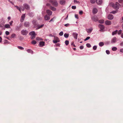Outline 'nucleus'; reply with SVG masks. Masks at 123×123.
Listing matches in <instances>:
<instances>
[{
	"label": "nucleus",
	"mask_w": 123,
	"mask_h": 123,
	"mask_svg": "<svg viewBox=\"0 0 123 123\" xmlns=\"http://www.w3.org/2000/svg\"><path fill=\"white\" fill-rule=\"evenodd\" d=\"M5 33L6 35H8L9 34V33L8 31H6L5 32Z\"/></svg>",
	"instance_id": "obj_45"
},
{
	"label": "nucleus",
	"mask_w": 123,
	"mask_h": 123,
	"mask_svg": "<svg viewBox=\"0 0 123 123\" xmlns=\"http://www.w3.org/2000/svg\"><path fill=\"white\" fill-rule=\"evenodd\" d=\"M15 7H16L17 9H18V10H19V11L21 12L20 8L18 6H15Z\"/></svg>",
	"instance_id": "obj_37"
},
{
	"label": "nucleus",
	"mask_w": 123,
	"mask_h": 123,
	"mask_svg": "<svg viewBox=\"0 0 123 123\" xmlns=\"http://www.w3.org/2000/svg\"><path fill=\"white\" fill-rule=\"evenodd\" d=\"M16 36V35L14 33L12 34L11 36V37L12 38H14Z\"/></svg>",
	"instance_id": "obj_35"
},
{
	"label": "nucleus",
	"mask_w": 123,
	"mask_h": 123,
	"mask_svg": "<svg viewBox=\"0 0 123 123\" xmlns=\"http://www.w3.org/2000/svg\"><path fill=\"white\" fill-rule=\"evenodd\" d=\"M69 24H65L64 25V26H66V27H67V26H69Z\"/></svg>",
	"instance_id": "obj_54"
},
{
	"label": "nucleus",
	"mask_w": 123,
	"mask_h": 123,
	"mask_svg": "<svg viewBox=\"0 0 123 123\" xmlns=\"http://www.w3.org/2000/svg\"><path fill=\"white\" fill-rule=\"evenodd\" d=\"M32 23L33 24L35 25H37V23H36V21L35 20H33L32 21Z\"/></svg>",
	"instance_id": "obj_28"
},
{
	"label": "nucleus",
	"mask_w": 123,
	"mask_h": 123,
	"mask_svg": "<svg viewBox=\"0 0 123 123\" xmlns=\"http://www.w3.org/2000/svg\"><path fill=\"white\" fill-rule=\"evenodd\" d=\"M23 6L24 8L27 10H29L30 8L29 6L27 4H24L23 5Z\"/></svg>",
	"instance_id": "obj_5"
},
{
	"label": "nucleus",
	"mask_w": 123,
	"mask_h": 123,
	"mask_svg": "<svg viewBox=\"0 0 123 123\" xmlns=\"http://www.w3.org/2000/svg\"><path fill=\"white\" fill-rule=\"evenodd\" d=\"M44 18L45 20H48L50 19V17L47 14L44 16Z\"/></svg>",
	"instance_id": "obj_13"
},
{
	"label": "nucleus",
	"mask_w": 123,
	"mask_h": 123,
	"mask_svg": "<svg viewBox=\"0 0 123 123\" xmlns=\"http://www.w3.org/2000/svg\"><path fill=\"white\" fill-rule=\"evenodd\" d=\"M119 4L118 2H116L115 4L113 3L112 4V7L114 8L117 9L119 8Z\"/></svg>",
	"instance_id": "obj_1"
},
{
	"label": "nucleus",
	"mask_w": 123,
	"mask_h": 123,
	"mask_svg": "<svg viewBox=\"0 0 123 123\" xmlns=\"http://www.w3.org/2000/svg\"><path fill=\"white\" fill-rule=\"evenodd\" d=\"M95 0H91L90 1V2L92 4L94 3H95Z\"/></svg>",
	"instance_id": "obj_33"
},
{
	"label": "nucleus",
	"mask_w": 123,
	"mask_h": 123,
	"mask_svg": "<svg viewBox=\"0 0 123 123\" xmlns=\"http://www.w3.org/2000/svg\"><path fill=\"white\" fill-rule=\"evenodd\" d=\"M50 9L53 11H55L56 10V9L55 8L51 6H50Z\"/></svg>",
	"instance_id": "obj_22"
},
{
	"label": "nucleus",
	"mask_w": 123,
	"mask_h": 123,
	"mask_svg": "<svg viewBox=\"0 0 123 123\" xmlns=\"http://www.w3.org/2000/svg\"><path fill=\"white\" fill-rule=\"evenodd\" d=\"M24 25L26 27H28L29 26V23L28 22H25L24 24Z\"/></svg>",
	"instance_id": "obj_23"
},
{
	"label": "nucleus",
	"mask_w": 123,
	"mask_h": 123,
	"mask_svg": "<svg viewBox=\"0 0 123 123\" xmlns=\"http://www.w3.org/2000/svg\"><path fill=\"white\" fill-rule=\"evenodd\" d=\"M118 32V31L117 30H116L112 32V35H115Z\"/></svg>",
	"instance_id": "obj_26"
},
{
	"label": "nucleus",
	"mask_w": 123,
	"mask_h": 123,
	"mask_svg": "<svg viewBox=\"0 0 123 123\" xmlns=\"http://www.w3.org/2000/svg\"><path fill=\"white\" fill-rule=\"evenodd\" d=\"M106 52L107 54H110V52L109 50H106Z\"/></svg>",
	"instance_id": "obj_47"
},
{
	"label": "nucleus",
	"mask_w": 123,
	"mask_h": 123,
	"mask_svg": "<svg viewBox=\"0 0 123 123\" xmlns=\"http://www.w3.org/2000/svg\"><path fill=\"white\" fill-rule=\"evenodd\" d=\"M91 18L93 21L95 22L97 21L98 20V18L96 16H92Z\"/></svg>",
	"instance_id": "obj_3"
},
{
	"label": "nucleus",
	"mask_w": 123,
	"mask_h": 123,
	"mask_svg": "<svg viewBox=\"0 0 123 123\" xmlns=\"http://www.w3.org/2000/svg\"><path fill=\"white\" fill-rule=\"evenodd\" d=\"M83 13V12L82 11H81L79 12V13L80 15H82Z\"/></svg>",
	"instance_id": "obj_50"
},
{
	"label": "nucleus",
	"mask_w": 123,
	"mask_h": 123,
	"mask_svg": "<svg viewBox=\"0 0 123 123\" xmlns=\"http://www.w3.org/2000/svg\"><path fill=\"white\" fill-rule=\"evenodd\" d=\"M116 37H114L111 40V42L112 43H115L116 41Z\"/></svg>",
	"instance_id": "obj_8"
},
{
	"label": "nucleus",
	"mask_w": 123,
	"mask_h": 123,
	"mask_svg": "<svg viewBox=\"0 0 123 123\" xmlns=\"http://www.w3.org/2000/svg\"><path fill=\"white\" fill-rule=\"evenodd\" d=\"M31 43L33 44H35L36 43V42L35 40H33Z\"/></svg>",
	"instance_id": "obj_41"
},
{
	"label": "nucleus",
	"mask_w": 123,
	"mask_h": 123,
	"mask_svg": "<svg viewBox=\"0 0 123 123\" xmlns=\"http://www.w3.org/2000/svg\"><path fill=\"white\" fill-rule=\"evenodd\" d=\"M121 32H122V30H119L118 32V34L119 35H120L121 33Z\"/></svg>",
	"instance_id": "obj_46"
},
{
	"label": "nucleus",
	"mask_w": 123,
	"mask_h": 123,
	"mask_svg": "<svg viewBox=\"0 0 123 123\" xmlns=\"http://www.w3.org/2000/svg\"><path fill=\"white\" fill-rule=\"evenodd\" d=\"M29 15L30 17H31L33 16L34 14L33 13L31 12L29 14Z\"/></svg>",
	"instance_id": "obj_36"
},
{
	"label": "nucleus",
	"mask_w": 123,
	"mask_h": 123,
	"mask_svg": "<svg viewBox=\"0 0 123 123\" xmlns=\"http://www.w3.org/2000/svg\"><path fill=\"white\" fill-rule=\"evenodd\" d=\"M117 48L115 47L112 48V50L113 51H115L117 50Z\"/></svg>",
	"instance_id": "obj_34"
},
{
	"label": "nucleus",
	"mask_w": 123,
	"mask_h": 123,
	"mask_svg": "<svg viewBox=\"0 0 123 123\" xmlns=\"http://www.w3.org/2000/svg\"><path fill=\"white\" fill-rule=\"evenodd\" d=\"M46 5L48 6H50V4L49 3H47L46 4Z\"/></svg>",
	"instance_id": "obj_56"
},
{
	"label": "nucleus",
	"mask_w": 123,
	"mask_h": 123,
	"mask_svg": "<svg viewBox=\"0 0 123 123\" xmlns=\"http://www.w3.org/2000/svg\"><path fill=\"white\" fill-rule=\"evenodd\" d=\"M99 45L100 47H102L104 45V44L103 42H101L99 43Z\"/></svg>",
	"instance_id": "obj_25"
},
{
	"label": "nucleus",
	"mask_w": 123,
	"mask_h": 123,
	"mask_svg": "<svg viewBox=\"0 0 123 123\" xmlns=\"http://www.w3.org/2000/svg\"><path fill=\"white\" fill-rule=\"evenodd\" d=\"M46 12L49 16L51 15L52 13V12L49 10H46Z\"/></svg>",
	"instance_id": "obj_11"
},
{
	"label": "nucleus",
	"mask_w": 123,
	"mask_h": 123,
	"mask_svg": "<svg viewBox=\"0 0 123 123\" xmlns=\"http://www.w3.org/2000/svg\"><path fill=\"white\" fill-rule=\"evenodd\" d=\"M36 35H31V39H34Z\"/></svg>",
	"instance_id": "obj_39"
},
{
	"label": "nucleus",
	"mask_w": 123,
	"mask_h": 123,
	"mask_svg": "<svg viewBox=\"0 0 123 123\" xmlns=\"http://www.w3.org/2000/svg\"><path fill=\"white\" fill-rule=\"evenodd\" d=\"M65 0H61L60 1V3L61 5H63L65 4Z\"/></svg>",
	"instance_id": "obj_20"
},
{
	"label": "nucleus",
	"mask_w": 123,
	"mask_h": 123,
	"mask_svg": "<svg viewBox=\"0 0 123 123\" xmlns=\"http://www.w3.org/2000/svg\"><path fill=\"white\" fill-rule=\"evenodd\" d=\"M8 19L9 20H10L11 19V17H8Z\"/></svg>",
	"instance_id": "obj_61"
},
{
	"label": "nucleus",
	"mask_w": 123,
	"mask_h": 123,
	"mask_svg": "<svg viewBox=\"0 0 123 123\" xmlns=\"http://www.w3.org/2000/svg\"><path fill=\"white\" fill-rule=\"evenodd\" d=\"M116 11H113L111 12H110L111 13H113V14H114L116 13Z\"/></svg>",
	"instance_id": "obj_48"
},
{
	"label": "nucleus",
	"mask_w": 123,
	"mask_h": 123,
	"mask_svg": "<svg viewBox=\"0 0 123 123\" xmlns=\"http://www.w3.org/2000/svg\"><path fill=\"white\" fill-rule=\"evenodd\" d=\"M120 51L121 52H123V49H120Z\"/></svg>",
	"instance_id": "obj_59"
},
{
	"label": "nucleus",
	"mask_w": 123,
	"mask_h": 123,
	"mask_svg": "<svg viewBox=\"0 0 123 123\" xmlns=\"http://www.w3.org/2000/svg\"><path fill=\"white\" fill-rule=\"evenodd\" d=\"M44 25H37V26L38 28L36 29V30H37L40 28H41L43 27Z\"/></svg>",
	"instance_id": "obj_17"
},
{
	"label": "nucleus",
	"mask_w": 123,
	"mask_h": 123,
	"mask_svg": "<svg viewBox=\"0 0 123 123\" xmlns=\"http://www.w3.org/2000/svg\"><path fill=\"white\" fill-rule=\"evenodd\" d=\"M105 24L107 25H110L111 24V21L107 20L105 21Z\"/></svg>",
	"instance_id": "obj_10"
},
{
	"label": "nucleus",
	"mask_w": 123,
	"mask_h": 123,
	"mask_svg": "<svg viewBox=\"0 0 123 123\" xmlns=\"http://www.w3.org/2000/svg\"><path fill=\"white\" fill-rule=\"evenodd\" d=\"M28 31L26 30H23L21 31V33L23 35H26L28 34Z\"/></svg>",
	"instance_id": "obj_4"
},
{
	"label": "nucleus",
	"mask_w": 123,
	"mask_h": 123,
	"mask_svg": "<svg viewBox=\"0 0 123 123\" xmlns=\"http://www.w3.org/2000/svg\"><path fill=\"white\" fill-rule=\"evenodd\" d=\"M59 35L60 36H62L63 34V33L62 31L59 34Z\"/></svg>",
	"instance_id": "obj_44"
},
{
	"label": "nucleus",
	"mask_w": 123,
	"mask_h": 123,
	"mask_svg": "<svg viewBox=\"0 0 123 123\" xmlns=\"http://www.w3.org/2000/svg\"><path fill=\"white\" fill-rule=\"evenodd\" d=\"M65 43L66 45H68L69 43V42L68 40H66L65 41Z\"/></svg>",
	"instance_id": "obj_30"
},
{
	"label": "nucleus",
	"mask_w": 123,
	"mask_h": 123,
	"mask_svg": "<svg viewBox=\"0 0 123 123\" xmlns=\"http://www.w3.org/2000/svg\"><path fill=\"white\" fill-rule=\"evenodd\" d=\"M53 18H52L50 21H49V22H50L51 21H53Z\"/></svg>",
	"instance_id": "obj_60"
},
{
	"label": "nucleus",
	"mask_w": 123,
	"mask_h": 123,
	"mask_svg": "<svg viewBox=\"0 0 123 123\" xmlns=\"http://www.w3.org/2000/svg\"><path fill=\"white\" fill-rule=\"evenodd\" d=\"M74 45V43L73 42L71 44V45Z\"/></svg>",
	"instance_id": "obj_64"
},
{
	"label": "nucleus",
	"mask_w": 123,
	"mask_h": 123,
	"mask_svg": "<svg viewBox=\"0 0 123 123\" xmlns=\"http://www.w3.org/2000/svg\"><path fill=\"white\" fill-rule=\"evenodd\" d=\"M50 2L53 5L55 6H57L58 5V4L57 2L55 0H51Z\"/></svg>",
	"instance_id": "obj_2"
},
{
	"label": "nucleus",
	"mask_w": 123,
	"mask_h": 123,
	"mask_svg": "<svg viewBox=\"0 0 123 123\" xmlns=\"http://www.w3.org/2000/svg\"><path fill=\"white\" fill-rule=\"evenodd\" d=\"M55 40H53V42L54 43H56L57 42H59L60 40L59 38L57 37H54Z\"/></svg>",
	"instance_id": "obj_6"
},
{
	"label": "nucleus",
	"mask_w": 123,
	"mask_h": 123,
	"mask_svg": "<svg viewBox=\"0 0 123 123\" xmlns=\"http://www.w3.org/2000/svg\"><path fill=\"white\" fill-rule=\"evenodd\" d=\"M98 26L100 29V30H99L100 31H101L103 30L105 28L104 26L102 25L99 24Z\"/></svg>",
	"instance_id": "obj_7"
},
{
	"label": "nucleus",
	"mask_w": 123,
	"mask_h": 123,
	"mask_svg": "<svg viewBox=\"0 0 123 123\" xmlns=\"http://www.w3.org/2000/svg\"><path fill=\"white\" fill-rule=\"evenodd\" d=\"M29 34L31 36L35 35V32L34 31H31L29 33Z\"/></svg>",
	"instance_id": "obj_24"
},
{
	"label": "nucleus",
	"mask_w": 123,
	"mask_h": 123,
	"mask_svg": "<svg viewBox=\"0 0 123 123\" xmlns=\"http://www.w3.org/2000/svg\"><path fill=\"white\" fill-rule=\"evenodd\" d=\"M18 49L21 50H23L24 49V48L23 47L20 46H18Z\"/></svg>",
	"instance_id": "obj_38"
},
{
	"label": "nucleus",
	"mask_w": 123,
	"mask_h": 123,
	"mask_svg": "<svg viewBox=\"0 0 123 123\" xmlns=\"http://www.w3.org/2000/svg\"><path fill=\"white\" fill-rule=\"evenodd\" d=\"M90 38V37H86V38L84 39L85 41H86L87 40L89 39Z\"/></svg>",
	"instance_id": "obj_43"
},
{
	"label": "nucleus",
	"mask_w": 123,
	"mask_h": 123,
	"mask_svg": "<svg viewBox=\"0 0 123 123\" xmlns=\"http://www.w3.org/2000/svg\"><path fill=\"white\" fill-rule=\"evenodd\" d=\"M92 30V28H91L90 29H86V31L88 33H90L91 32Z\"/></svg>",
	"instance_id": "obj_19"
},
{
	"label": "nucleus",
	"mask_w": 123,
	"mask_h": 123,
	"mask_svg": "<svg viewBox=\"0 0 123 123\" xmlns=\"http://www.w3.org/2000/svg\"><path fill=\"white\" fill-rule=\"evenodd\" d=\"M74 3L77 2V0H74Z\"/></svg>",
	"instance_id": "obj_63"
},
{
	"label": "nucleus",
	"mask_w": 123,
	"mask_h": 123,
	"mask_svg": "<svg viewBox=\"0 0 123 123\" xmlns=\"http://www.w3.org/2000/svg\"><path fill=\"white\" fill-rule=\"evenodd\" d=\"M93 48L94 50H96L97 49V46H93Z\"/></svg>",
	"instance_id": "obj_42"
},
{
	"label": "nucleus",
	"mask_w": 123,
	"mask_h": 123,
	"mask_svg": "<svg viewBox=\"0 0 123 123\" xmlns=\"http://www.w3.org/2000/svg\"><path fill=\"white\" fill-rule=\"evenodd\" d=\"M2 39L1 37H0V43H1L2 41Z\"/></svg>",
	"instance_id": "obj_58"
},
{
	"label": "nucleus",
	"mask_w": 123,
	"mask_h": 123,
	"mask_svg": "<svg viewBox=\"0 0 123 123\" xmlns=\"http://www.w3.org/2000/svg\"><path fill=\"white\" fill-rule=\"evenodd\" d=\"M113 16L111 14H109L108 16V19L110 20H111L113 18Z\"/></svg>",
	"instance_id": "obj_9"
},
{
	"label": "nucleus",
	"mask_w": 123,
	"mask_h": 123,
	"mask_svg": "<svg viewBox=\"0 0 123 123\" xmlns=\"http://www.w3.org/2000/svg\"><path fill=\"white\" fill-rule=\"evenodd\" d=\"M118 1L119 3H122L123 1V0H119Z\"/></svg>",
	"instance_id": "obj_52"
},
{
	"label": "nucleus",
	"mask_w": 123,
	"mask_h": 123,
	"mask_svg": "<svg viewBox=\"0 0 123 123\" xmlns=\"http://www.w3.org/2000/svg\"><path fill=\"white\" fill-rule=\"evenodd\" d=\"M121 37L122 38H123V33L121 35Z\"/></svg>",
	"instance_id": "obj_62"
},
{
	"label": "nucleus",
	"mask_w": 123,
	"mask_h": 123,
	"mask_svg": "<svg viewBox=\"0 0 123 123\" xmlns=\"http://www.w3.org/2000/svg\"><path fill=\"white\" fill-rule=\"evenodd\" d=\"M27 51L28 53H30L31 54H33V51L31 49H28L26 50Z\"/></svg>",
	"instance_id": "obj_21"
},
{
	"label": "nucleus",
	"mask_w": 123,
	"mask_h": 123,
	"mask_svg": "<svg viewBox=\"0 0 123 123\" xmlns=\"http://www.w3.org/2000/svg\"><path fill=\"white\" fill-rule=\"evenodd\" d=\"M36 39L37 40H43L42 38H40L39 37H37L36 38Z\"/></svg>",
	"instance_id": "obj_31"
},
{
	"label": "nucleus",
	"mask_w": 123,
	"mask_h": 123,
	"mask_svg": "<svg viewBox=\"0 0 123 123\" xmlns=\"http://www.w3.org/2000/svg\"><path fill=\"white\" fill-rule=\"evenodd\" d=\"M72 35L75 39H77V36L78 35V34L75 32L73 33L72 34Z\"/></svg>",
	"instance_id": "obj_14"
},
{
	"label": "nucleus",
	"mask_w": 123,
	"mask_h": 123,
	"mask_svg": "<svg viewBox=\"0 0 123 123\" xmlns=\"http://www.w3.org/2000/svg\"><path fill=\"white\" fill-rule=\"evenodd\" d=\"M104 20L103 19H101L98 21L100 23L103 24L104 23Z\"/></svg>",
	"instance_id": "obj_29"
},
{
	"label": "nucleus",
	"mask_w": 123,
	"mask_h": 123,
	"mask_svg": "<svg viewBox=\"0 0 123 123\" xmlns=\"http://www.w3.org/2000/svg\"><path fill=\"white\" fill-rule=\"evenodd\" d=\"M84 48V47L83 46H81L80 47V49H82Z\"/></svg>",
	"instance_id": "obj_51"
},
{
	"label": "nucleus",
	"mask_w": 123,
	"mask_h": 123,
	"mask_svg": "<svg viewBox=\"0 0 123 123\" xmlns=\"http://www.w3.org/2000/svg\"><path fill=\"white\" fill-rule=\"evenodd\" d=\"M13 22V21H12L9 22V23L11 25Z\"/></svg>",
	"instance_id": "obj_57"
},
{
	"label": "nucleus",
	"mask_w": 123,
	"mask_h": 123,
	"mask_svg": "<svg viewBox=\"0 0 123 123\" xmlns=\"http://www.w3.org/2000/svg\"><path fill=\"white\" fill-rule=\"evenodd\" d=\"M98 11V10L96 8H94L92 10V13L94 14H96Z\"/></svg>",
	"instance_id": "obj_15"
},
{
	"label": "nucleus",
	"mask_w": 123,
	"mask_h": 123,
	"mask_svg": "<svg viewBox=\"0 0 123 123\" xmlns=\"http://www.w3.org/2000/svg\"><path fill=\"white\" fill-rule=\"evenodd\" d=\"M5 27L6 28H10V25L9 24H6Z\"/></svg>",
	"instance_id": "obj_32"
},
{
	"label": "nucleus",
	"mask_w": 123,
	"mask_h": 123,
	"mask_svg": "<svg viewBox=\"0 0 123 123\" xmlns=\"http://www.w3.org/2000/svg\"><path fill=\"white\" fill-rule=\"evenodd\" d=\"M45 44L44 42L43 41H41L39 43V44L40 47H42Z\"/></svg>",
	"instance_id": "obj_18"
},
{
	"label": "nucleus",
	"mask_w": 123,
	"mask_h": 123,
	"mask_svg": "<svg viewBox=\"0 0 123 123\" xmlns=\"http://www.w3.org/2000/svg\"><path fill=\"white\" fill-rule=\"evenodd\" d=\"M25 17V14H23L21 17V18L20 19V21L21 22H22L24 20Z\"/></svg>",
	"instance_id": "obj_12"
},
{
	"label": "nucleus",
	"mask_w": 123,
	"mask_h": 123,
	"mask_svg": "<svg viewBox=\"0 0 123 123\" xmlns=\"http://www.w3.org/2000/svg\"><path fill=\"white\" fill-rule=\"evenodd\" d=\"M72 8L73 9H75L76 8V6H73L72 7Z\"/></svg>",
	"instance_id": "obj_49"
},
{
	"label": "nucleus",
	"mask_w": 123,
	"mask_h": 123,
	"mask_svg": "<svg viewBox=\"0 0 123 123\" xmlns=\"http://www.w3.org/2000/svg\"><path fill=\"white\" fill-rule=\"evenodd\" d=\"M60 44L59 43H58L56 44V45L57 46H60Z\"/></svg>",
	"instance_id": "obj_55"
},
{
	"label": "nucleus",
	"mask_w": 123,
	"mask_h": 123,
	"mask_svg": "<svg viewBox=\"0 0 123 123\" xmlns=\"http://www.w3.org/2000/svg\"><path fill=\"white\" fill-rule=\"evenodd\" d=\"M75 18H77V19L78 18V15L75 14Z\"/></svg>",
	"instance_id": "obj_53"
},
{
	"label": "nucleus",
	"mask_w": 123,
	"mask_h": 123,
	"mask_svg": "<svg viewBox=\"0 0 123 123\" xmlns=\"http://www.w3.org/2000/svg\"><path fill=\"white\" fill-rule=\"evenodd\" d=\"M96 2L98 5H101L102 3V0H96Z\"/></svg>",
	"instance_id": "obj_16"
},
{
	"label": "nucleus",
	"mask_w": 123,
	"mask_h": 123,
	"mask_svg": "<svg viewBox=\"0 0 123 123\" xmlns=\"http://www.w3.org/2000/svg\"><path fill=\"white\" fill-rule=\"evenodd\" d=\"M69 36V34H67V33H65L64 34V37L66 38H68V37Z\"/></svg>",
	"instance_id": "obj_27"
},
{
	"label": "nucleus",
	"mask_w": 123,
	"mask_h": 123,
	"mask_svg": "<svg viewBox=\"0 0 123 123\" xmlns=\"http://www.w3.org/2000/svg\"><path fill=\"white\" fill-rule=\"evenodd\" d=\"M86 46H87V47H88V48H90L91 47V45L89 43H87L86 44Z\"/></svg>",
	"instance_id": "obj_40"
}]
</instances>
